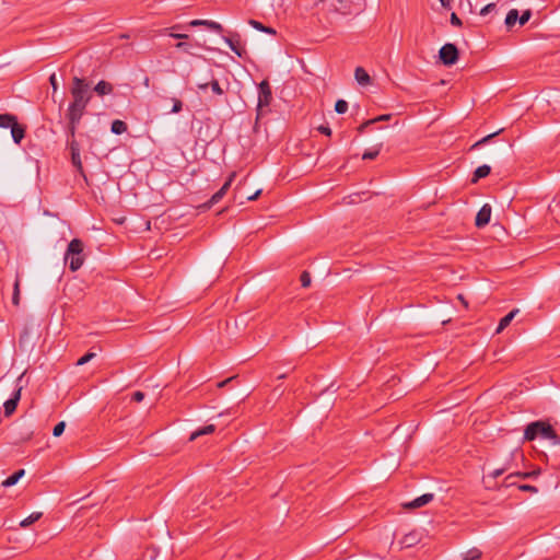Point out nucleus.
I'll return each instance as SVG.
<instances>
[{
	"label": "nucleus",
	"instance_id": "obj_51",
	"mask_svg": "<svg viewBox=\"0 0 560 560\" xmlns=\"http://www.w3.org/2000/svg\"><path fill=\"white\" fill-rule=\"evenodd\" d=\"M261 194V189H258L257 191H255L253 195L248 196L247 197V200L249 201H254L256 200Z\"/></svg>",
	"mask_w": 560,
	"mask_h": 560
},
{
	"label": "nucleus",
	"instance_id": "obj_57",
	"mask_svg": "<svg viewBox=\"0 0 560 560\" xmlns=\"http://www.w3.org/2000/svg\"><path fill=\"white\" fill-rule=\"evenodd\" d=\"M320 2H323L324 0H319Z\"/></svg>",
	"mask_w": 560,
	"mask_h": 560
},
{
	"label": "nucleus",
	"instance_id": "obj_31",
	"mask_svg": "<svg viewBox=\"0 0 560 560\" xmlns=\"http://www.w3.org/2000/svg\"><path fill=\"white\" fill-rule=\"evenodd\" d=\"M482 552L478 548H471L464 553L463 560H478L481 558Z\"/></svg>",
	"mask_w": 560,
	"mask_h": 560
},
{
	"label": "nucleus",
	"instance_id": "obj_24",
	"mask_svg": "<svg viewBox=\"0 0 560 560\" xmlns=\"http://www.w3.org/2000/svg\"><path fill=\"white\" fill-rule=\"evenodd\" d=\"M248 24L250 26H253L255 30L259 31V32H264V33H267V34H271V35H276V30L270 27V26H266L264 25L261 22L259 21H256V20H249L248 21Z\"/></svg>",
	"mask_w": 560,
	"mask_h": 560
},
{
	"label": "nucleus",
	"instance_id": "obj_55",
	"mask_svg": "<svg viewBox=\"0 0 560 560\" xmlns=\"http://www.w3.org/2000/svg\"><path fill=\"white\" fill-rule=\"evenodd\" d=\"M235 378H236L235 376H233V377H229V378H226V380H224V381H222V382L218 383V387H223V386H225L228 383H230V382L234 381Z\"/></svg>",
	"mask_w": 560,
	"mask_h": 560
},
{
	"label": "nucleus",
	"instance_id": "obj_23",
	"mask_svg": "<svg viewBox=\"0 0 560 560\" xmlns=\"http://www.w3.org/2000/svg\"><path fill=\"white\" fill-rule=\"evenodd\" d=\"M25 474L24 469H19L14 474H12L10 477H8L3 482V487H11L14 486Z\"/></svg>",
	"mask_w": 560,
	"mask_h": 560
},
{
	"label": "nucleus",
	"instance_id": "obj_15",
	"mask_svg": "<svg viewBox=\"0 0 560 560\" xmlns=\"http://www.w3.org/2000/svg\"><path fill=\"white\" fill-rule=\"evenodd\" d=\"M93 91L98 95V96H104V95H108V94H112L113 91H114V86L112 83L107 82V81H104V80H101L93 89Z\"/></svg>",
	"mask_w": 560,
	"mask_h": 560
},
{
	"label": "nucleus",
	"instance_id": "obj_22",
	"mask_svg": "<svg viewBox=\"0 0 560 560\" xmlns=\"http://www.w3.org/2000/svg\"><path fill=\"white\" fill-rule=\"evenodd\" d=\"M223 197L224 196L218 190L215 194L212 195V197L208 201L200 205L198 208L202 211L209 210L213 205L221 201Z\"/></svg>",
	"mask_w": 560,
	"mask_h": 560
},
{
	"label": "nucleus",
	"instance_id": "obj_47",
	"mask_svg": "<svg viewBox=\"0 0 560 560\" xmlns=\"http://www.w3.org/2000/svg\"><path fill=\"white\" fill-rule=\"evenodd\" d=\"M494 9H495V3H489L480 10V15H487Z\"/></svg>",
	"mask_w": 560,
	"mask_h": 560
},
{
	"label": "nucleus",
	"instance_id": "obj_33",
	"mask_svg": "<svg viewBox=\"0 0 560 560\" xmlns=\"http://www.w3.org/2000/svg\"><path fill=\"white\" fill-rule=\"evenodd\" d=\"M235 176H236V173H235V172H232V173L229 175V177H228V179L225 180V183H224V184L222 185V187L219 189V191H220L223 196H225V195H226V192L229 191V189H230V187H231V185H232V183H233V180H234Z\"/></svg>",
	"mask_w": 560,
	"mask_h": 560
},
{
	"label": "nucleus",
	"instance_id": "obj_45",
	"mask_svg": "<svg viewBox=\"0 0 560 560\" xmlns=\"http://www.w3.org/2000/svg\"><path fill=\"white\" fill-rule=\"evenodd\" d=\"M450 22L453 26L459 27L463 25L462 20L454 12L451 14Z\"/></svg>",
	"mask_w": 560,
	"mask_h": 560
},
{
	"label": "nucleus",
	"instance_id": "obj_7",
	"mask_svg": "<svg viewBox=\"0 0 560 560\" xmlns=\"http://www.w3.org/2000/svg\"><path fill=\"white\" fill-rule=\"evenodd\" d=\"M22 376H23V374L18 378V383H20ZM22 388H23L22 385L18 384L11 398H9L8 400L4 401L3 409H4L5 417H10L15 412L19 401L21 399Z\"/></svg>",
	"mask_w": 560,
	"mask_h": 560
},
{
	"label": "nucleus",
	"instance_id": "obj_4",
	"mask_svg": "<svg viewBox=\"0 0 560 560\" xmlns=\"http://www.w3.org/2000/svg\"><path fill=\"white\" fill-rule=\"evenodd\" d=\"M272 90L268 80H262L258 84V100L256 107V120L269 112L272 102Z\"/></svg>",
	"mask_w": 560,
	"mask_h": 560
},
{
	"label": "nucleus",
	"instance_id": "obj_46",
	"mask_svg": "<svg viewBox=\"0 0 560 560\" xmlns=\"http://www.w3.org/2000/svg\"><path fill=\"white\" fill-rule=\"evenodd\" d=\"M518 489L521 491L534 492V493H536L538 491V489L536 487H534L532 485H525V483L524 485H520Z\"/></svg>",
	"mask_w": 560,
	"mask_h": 560
},
{
	"label": "nucleus",
	"instance_id": "obj_12",
	"mask_svg": "<svg viewBox=\"0 0 560 560\" xmlns=\"http://www.w3.org/2000/svg\"><path fill=\"white\" fill-rule=\"evenodd\" d=\"M189 26H206L207 28L217 32L222 33L223 27L220 23L211 21V20H192L188 24Z\"/></svg>",
	"mask_w": 560,
	"mask_h": 560
},
{
	"label": "nucleus",
	"instance_id": "obj_1",
	"mask_svg": "<svg viewBox=\"0 0 560 560\" xmlns=\"http://www.w3.org/2000/svg\"><path fill=\"white\" fill-rule=\"evenodd\" d=\"M70 93L72 101L69 103L66 116L82 118L92 98L90 83L84 78L73 77Z\"/></svg>",
	"mask_w": 560,
	"mask_h": 560
},
{
	"label": "nucleus",
	"instance_id": "obj_28",
	"mask_svg": "<svg viewBox=\"0 0 560 560\" xmlns=\"http://www.w3.org/2000/svg\"><path fill=\"white\" fill-rule=\"evenodd\" d=\"M518 21V11L516 9H512L508 12L505 16V25L508 28H511Z\"/></svg>",
	"mask_w": 560,
	"mask_h": 560
},
{
	"label": "nucleus",
	"instance_id": "obj_32",
	"mask_svg": "<svg viewBox=\"0 0 560 560\" xmlns=\"http://www.w3.org/2000/svg\"><path fill=\"white\" fill-rule=\"evenodd\" d=\"M235 176H236V173H235V172H232V173L229 175V177H228V179L225 180V183H224V184L222 185V187L219 189V191H220L223 196H225V195H226V192L229 191V189H230V187H231V185H232V183H233V180H234Z\"/></svg>",
	"mask_w": 560,
	"mask_h": 560
},
{
	"label": "nucleus",
	"instance_id": "obj_52",
	"mask_svg": "<svg viewBox=\"0 0 560 560\" xmlns=\"http://www.w3.org/2000/svg\"><path fill=\"white\" fill-rule=\"evenodd\" d=\"M504 471H505V468H499V469L493 470V472L491 475L493 478H498L499 476L503 475Z\"/></svg>",
	"mask_w": 560,
	"mask_h": 560
},
{
	"label": "nucleus",
	"instance_id": "obj_53",
	"mask_svg": "<svg viewBox=\"0 0 560 560\" xmlns=\"http://www.w3.org/2000/svg\"><path fill=\"white\" fill-rule=\"evenodd\" d=\"M441 5L445 9H451L453 0H440Z\"/></svg>",
	"mask_w": 560,
	"mask_h": 560
},
{
	"label": "nucleus",
	"instance_id": "obj_48",
	"mask_svg": "<svg viewBox=\"0 0 560 560\" xmlns=\"http://www.w3.org/2000/svg\"><path fill=\"white\" fill-rule=\"evenodd\" d=\"M144 399V393L137 390L132 394L131 400L136 402H140Z\"/></svg>",
	"mask_w": 560,
	"mask_h": 560
},
{
	"label": "nucleus",
	"instance_id": "obj_5",
	"mask_svg": "<svg viewBox=\"0 0 560 560\" xmlns=\"http://www.w3.org/2000/svg\"><path fill=\"white\" fill-rule=\"evenodd\" d=\"M440 61L446 66L451 67L455 65L459 58V51L455 44L446 43L439 50Z\"/></svg>",
	"mask_w": 560,
	"mask_h": 560
},
{
	"label": "nucleus",
	"instance_id": "obj_19",
	"mask_svg": "<svg viewBox=\"0 0 560 560\" xmlns=\"http://www.w3.org/2000/svg\"><path fill=\"white\" fill-rule=\"evenodd\" d=\"M517 313H518V310H513L510 313H508L505 316H503L499 322V325L497 327V332L499 334L502 330H504L510 325V323L513 320V318L515 317V315Z\"/></svg>",
	"mask_w": 560,
	"mask_h": 560
},
{
	"label": "nucleus",
	"instance_id": "obj_26",
	"mask_svg": "<svg viewBox=\"0 0 560 560\" xmlns=\"http://www.w3.org/2000/svg\"><path fill=\"white\" fill-rule=\"evenodd\" d=\"M20 282H21L20 276H19V273H16L15 280L13 283V293H12V304L14 306L20 305Z\"/></svg>",
	"mask_w": 560,
	"mask_h": 560
},
{
	"label": "nucleus",
	"instance_id": "obj_30",
	"mask_svg": "<svg viewBox=\"0 0 560 560\" xmlns=\"http://www.w3.org/2000/svg\"><path fill=\"white\" fill-rule=\"evenodd\" d=\"M502 130H503V129H500V130H498V131H495V132H493V133H490V135H488V136L483 137L482 139H480V140H478L477 142H475V143L470 147V149H469V150H475V149L479 148L480 145H482V144H485V143L489 142L493 137H495L497 135H499L500 132H502Z\"/></svg>",
	"mask_w": 560,
	"mask_h": 560
},
{
	"label": "nucleus",
	"instance_id": "obj_43",
	"mask_svg": "<svg viewBox=\"0 0 560 560\" xmlns=\"http://www.w3.org/2000/svg\"><path fill=\"white\" fill-rule=\"evenodd\" d=\"M175 47L179 50L187 52V54H191V51H190L191 45L187 42H178L175 45Z\"/></svg>",
	"mask_w": 560,
	"mask_h": 560
},
{
	"label": "nucleus",
	"instance_id": "obj_17",
	"mask_svg": "<svg viewBox=\"0 0 560 560\" xmlns=\"http://www.w3.org/2000/svg\"><path fill=\"white\" fill-rule=\"evenodd\" d=\"M490 172H491V167L489 165H487V164L480 165L475 170L470 182L472 184H476L479 182V179L487 177L490 174Z\"/></svg>",
	"mask_w": 560,
	"mask_h": 560
},
{
	"label": "nucleus",
	"instance_id": "obj_14",
	"mask_svg": "<svg viewBox=\"0 0 560 560\" xmlns=\"http://www.w3.org/2000/svg\"><path fill=\"white\" fill-rule=\"evenodd\" d=\"M539 470H533V471H524V472H515V474H510L506 478H505V485L508 487L510 486H513L514 485V481H512L513 478L517 477V478H522V479H529V478H535L539 475Z\"/></svg>",
	"mask_w": 560,
	"mask_h": 560
},
{
	"label": "nucleus",
	"instance_id": "obj_38",
	"mask_svg": "<svg viewBox=\"0 0 560 560\" xmlns=\"http://www.w3.org/2000/svg\"><path fill=\"white\" fill-rule=\"evenodd\" d=\"M172 103H173V106H172L171 113L177 114L183 109V102L179 98H176V97L172 98Z\"/></svg>",
	"mask_w": 560,
	"mask_h": 560
},
{
	"label": "nucleus",
	"instance_id": "obj_35",
	"mask_svg": "<svg viewBox=\"0 0 560 560\" xmlns=\"http://www.w3.org/2000/svg\"><path fill=\"white\" fill-rule=\"evenodd\" d=\"M339 5L336 7V10L342 14L350 13V0H337Z\"/></svg>",
	"mask_w": 560,
	"mask_h": 560
},
{
	"label": "nucleus",
	"instance_id": "obj_21",
	"mask_svg": "<svg viewBox=\"0 0 560 560\" xmlns=\"http://www.w3.org/2000/svg\"><path fill=\"white\" fill-rule=\"evenodd\" d=\"M215 431V425L214 424H208V425H205L196 431H194L191 434H190V438L189 440L190 441H194L196 440L197 438L201 436V435H206V434H211Z\"/></svg>",
	"mask_w": 560,
	"mask_h": 560
},
{
	"label": "nucleus",
	"instance_id": "obj_44",
	"mask_svg": "<svg viewBox=\"0 0 560 560\" xmlns=\"http://www.w3.org/2000/svg\"><path fill=\"white\" fill-rule=\"evenodd\" d=\"M49 83L51 85V90H52V97L55 96V94L57 93L58 91V81H57V77H56V73H52L50 77H49Z\"/></svg>",
	"mask_w": 560,
	"mask_h": 560
},
{
	"label": "nucleus",
	"instance_id": "obj_37",
	"mask_svg": "<svg viewBox=\"0 0 560 560\" xmlns=\"http://www.w3.org/2000/svg\"><path fill=\"white\" fill-rule=\"evenodd\" d=\"M301 285L307 288L311 285V275L307 271H303L300 276Z\"/></svg>",
	"mask_w": 560,
	"mask_h": 560
},
{
	"label": "nucleus",
	"instance_id": "obj_41",
	"mask_svg": "<svg viewBox=\"0 0 560 560\" xmlns=\"http://www.w3.org/2000/svg\"><path fill=\"white\" fill-rule=\"evenodd\" d=\"M380 154V149L368 150L363 153V160H374Z\"/></svg>",
	"mask_w": 560,
	"mask_h": 560
},
{
	"label": "nucleus",
	"instance_id": "obj_16",
	"mask_svg": "<svg viewBox=\"0 0 560 560\" xmlns=\"http://www.w3.org/2000/svg\"><path fill=\"white\" fill-rule=\"evenodd\" d=\"M11 136L16 144H20L25 136V128L18 122V120L10 127Z\"/></svg>",
	"mask_w": 560,
	"mask_h": 560
},
{
	"label": "nucleus",
	"instance_id": "obj_9",
	"mask_svg": "<svg viewBox=\"0 0 560 560\" xmlns=\"http://www.w3.org/2000/svg\"><path fill=\"white\" fill-rule=\"evenodd\" d=\"M491 218V206L485 203L477 212L475 224L477 228H483L490 222Z\"/></svg>",
	"mask_w": 560,
	"mask_h": 560
},
{
	"label": "nucleus",
	"instance_id": "obj_11",
	"mask_svg": "<svg viewBox=\"0 0 560 560\" xmlns=\"http://www.w3.org/2000/svg\"><path fill=\"white\" fill-rule=\"evenodd\" d=\"M433 498H434L433 493H424V494L416 498L415 500H412L408 503H405L404 506L406 509H418V508L424 506L425 504L430 503L433 500Z\"/></svg>",
	"mask_w": 560,
	"mask_h": 560
},
{
	"label": "nucleus",
	"instance_id": "obj_10",
	"mask_svg": "<svg viewBox=\"0 0 560 560\" xmlns=\"http://www.w3.org/2000/svg\"><path fill=\"white\" fill-rule=\"evenodd\" d=\"M68 122H67V127H66V130H67V142L69 140H77L75 139V133H77V130H78V127L80 125V121L82 118L80 117H75V116H66Z\"/></svg>",
	"mask_w": 560,
	"mask_h": 560
},
{
	"label": "nucleus",
	"instance_id": "obj_29",
	"mask_svg": "<svg viewBox=\"0 0 560 560\" xmlns=\"http://www.w3.org/2000/svg\"><path fill=\"white\" fill-rule=\"evenodd\" d=\"M42 512H33L31 515H28L26 518L21 521L20 526L25 528L30 526L31 524L37 522L42 517Z\"/></svg>",
	"mask_w": 560,
	"mask_h": 560
},
{
	"label": "nucleus",
	"instance_id": "obj_39",
	"mask_svg": "<svg viewBox=\"0 0 560 560\" xmlns=\"http://www.w3.org/2000/svg\"><path fill=\"white\" fill-rule=\"evenodd\" d=\"M65 428H66V423L63 421L58 422L54 427L52 435L56 436V438L60 436L63 433Z\"/></svg>",
	"mask_w": 560,
	"mask_h": 560
},
{
	"label": "nucleus",
	"instance_id": "obj_54",
	"mask_svg": "<svg viewBox=\"0 0 560 560\" xmlns=\"http://www.w3.org/2000/svg\"><path fill=\"white\" fill-rule=\"evenodd\" d=\"M370 125H373L372 122H369V120L364 121L362 125L359 126L358 131L360 133L364 132L365 128Z\"/></svg>",
	"mask_w": 560,
	"mask_h": 560
},
{
	"label": "nucleus",
	"instance_id": "obj_25",
	"mask_svg": "<svg viewBox=\"0 0 560 560\" xmlns=\"http://www.w3.org/2000/svg\"><path fill=\"white\" fill-rule=\"evenodd\" d=\"M127 129V124L119 119H115L110 125V131L115 135H122Z\"/></svg>",
	"mask_w": 560,
	"mask_h": 560
},
{
	"label": "nucleus",
	"instance_id": "obj_34",
	"mask_svg": "<svg viewBox=\"0 0 560 560\" xmlns=\"http://www.w3.org/2000/svg\"><path fill=\"white\" fill-rule=\"evenodd\" d=\"M235 176H236V173H235V172H232V173L229 175V177H228V179L225 180V183H224V184L222 185V187L219 189V191H220L223 196H225V195H226V192L229 191V189H230V187H231V185H232V183H233V180H234Z\"/></svg>",
	"mask_w": 560,
	"mask_h": 560
},
{
	"label": "nucleus",
	"instance_id": "obj_36",
	"mask_svg": "<svg viewBox=\"0 0 560 560\" xmlns=\"http://www.w3.org/2000/svg\"><path fill=\"white\" fill-rule=\"evenodd\" d=\"M335 110L338 114H345L348 110V103L345 100H338L335 104Z\"/></svg>",
	"mask_w": 560,
	"mask_h": 560
},
{
	"label": "nucleus",
	"instance_id": "obj_50",
	"mask_svg": "<svg viewBox=\"0 0 560 560\" xmlns=\"http://www.w3.org/2000/svg\"><path fill=\"white\" fill-rule=\"evenodd\" d=\"M389 118H390V115L389 114H385V115H381L378 117H375L373 119H369V122L375 124L377 121L388 120Z\"/></svg>",
	"mask_w": 560,
	"mask_h": 560
},
{
	"label": "nucleus",
	"instance_id": "obj_6",
	"mask_svg": "<svg viewBox=\"0 0 560 560\" xmlns=\"http://www.w3.org/2000/svg\"><path fill=\"white\" fill-rule=\"evenodd\" d=\"M68 148L70 150L71 154V163L73 167L77 170V172L86 179V175L83 168L81 155H80V144L77 140H69L68 141Z\"/></svg>",
	"mask_w": 560,
	"mask_h": 560
},
{
	"label": "nucleus",
	"instance_id": "obj_42",
	"mask_svg": "<svg viewBox=\"0 0 560 560\" xmlns=\"http://www.w3.org/2000/svg\"><path fill=\"white\" fill-rule=\"evenodd\" d=\"M94 357V352H88L78 360L77 365H84L85 363L90 362Z\"/></svg>",
	"mask_w": 560,
	"mask_h": 560
},
{
	"label": "nucleus",
	"instance_id": "obj_8",
	"mask_svg": "<svg viewBox=\"0 0 560 560\" xmlns=\"http://www.w3.org/2000/svg\"><path fill=\"white\" fill-rule=\"evenodd\" d=\"M223 40L229 45L231 50L236 54L240 58L246 55V49L241 43L240 34L235 33L233 36H223Z\"/></svg>",
	"mask_w": 560,
	"mask_h": 560
},
{
	"label": "nucleus",
	"instance_id": "obj_3",
	"mask_svg": "<svg viewBox=\"0 0 560 560\" xmlns=\"http://www.w3.org/2000/svg\"><path fill=\"white\" fill-rule=\"evenodd\" d=\"M84 244L79 238H73L68 244V248L65 254L66 264L69 262V269L71 271L79 270L84 262L83 255Z\"/></svg>",
	"mask_w": 560,
	"mask_h": 560
},
{
	"label": "nucleus",
	"instance_id": "obj_13",
	"mask_svg": "<svg viewBox=\"0 0 560 560\" xmlns=\"http://www.w3.org/2000/svg\"><path fill=\"white\" fill-rule=\"evenodd\" d=\"M197 88L200 91H206L208 88H211L212 93L218 96H221L225 93L217 79H212L210 82L198 83Z\"/></svg>",
	"mask_w": 560,
	"mask_h": 560
},
{
	"label": "nucleus",
	"instance_id": "obj_27",
	"mask_svg": "<svg viewBox=\"0 0 560 560\" xmlns=\"http://www.w3.org/2000/svg\"><path fill=\"white\" fill-rule=\"evenodd\" d=\"M16 116L12 114H0V127L10 128L16 121Z\"/></svg>",
	"mask_w": 560,
	"mask_h": 560
},
{
	"label": "nucleus",
	"instance_id": "obj_40",
	"mask_svg": "<svg viewBox=\"0 0 560 560\" xmlns=\"http://www.w3.org/2000/svg\"><path fill=\"white\" fill-rule=\"evenodd\" d=\"M532 16L530 10H525L521 15L518 14V23L520 25H525Z\"/></svg>",
	"mask_w": 560,
	"mask_h": 560
},
{
	"label": "nucleus",
	"instance_id": "obj_2",
	"mask_svg": "<svg viewBox=\"0 0 560 560\" xmlns=\"http://www.w3.org/2000/svg\"><path fill=\"white\" fill-rule=\"evenodd\" d=\"M550 440L553 445H560V435L557 434L552 425L544 420L530 422L524 431L525 441H534L536 438Z\"/></svg>",
	"mask_w": 560,
	"mask_h": 560
},
{
	"label": "nucleus",
	"instance_id": "obj_56",
	"mask_svg": "<svg viewBox=\"0 0 560 560\" xmlns=\"http://www.w3.org/2000/svg\"><path fill=\"white\" fill-rule=\"evenodd\" d=\"M285 374H281L278 378H284Z\"/></svg>",
	"mask_w": 560,
	"mask_h": 560
},
{
	"label": "nucleus",
	"instance_id": "obj_49",
	"mask_svg": "<svg viewBox=\"0 0 560 560\" xmlns=\"http://www.w3.org/2000/svg\"><path fill=\"white\" fill-rule=\"evenodd\" d=\"M317 130L325 136H331V128L327 125H320Z\"/></svg>",
	"mask_w": 560,
	"mask_h": 560
},
{
	"label": "nucleus",
	"instance_id": "obj_20",
	"mask_svg": "<svg viewBox=\"0 0 560 560\" xmlns=\"http://www.w3.org/2000/svg\"><path fill=\"white\" fill-rule=\"evenodd\" d=\"M184 27L185 26H183L180 24H176V25H173L170 28H166L165 33H167L170 37H173V38H176V39H188L189 38L188 34L180 33V32H177V33L174 32V31L183 30Z\"/></svg>",
	"mask_w": 560,
	"mask_h": 560
},
{
	"label": "nucleus",
	"instance_id": "obj_18",
	"mask_svg": "<svg viewBox=\"0 0 560 560\" xmlns=\"http://www.w3.org/2000/svg\"><path fill=\"white\" fill-rule=\"evenodd\" d=\"M354 78L357 82L361 85H368L371 83V78L369 73L362 67L355 68Z\"/></svg>",
	"mask_w": 560,
	"mask_h": 560
}]
</instances>
